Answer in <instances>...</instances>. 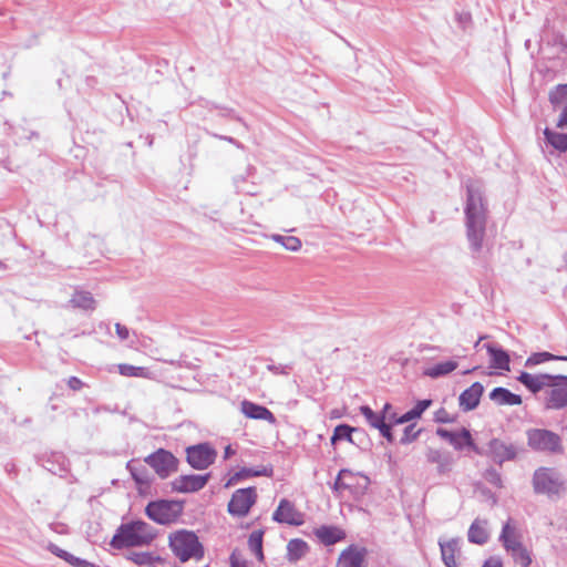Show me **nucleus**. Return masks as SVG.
<instances>
[{
    "instance_id": "f257e3e1",
    "label": "nucleus",
    "mask_w": 567,
    "mask_h": 567,
    "mask_svg": "<svg viewBox=\"0 0 567 567\" xmlns=\"http://www.w3.org/2000/svg\"><path fill=\"white\" fill-rule=\"evenodd\" d=\"M464 210L467 240L470 241L472 250L480 251L482 249L486 225V205L481 182H467Z\"/></svg>"
},
{
    "instance_id": "f03ea898",
    "label": "nucleus",
    "mask_w": 567,
    "mask_h": 567,
    "mask_svg": "<svg viewBox=\"0 0 567 567\" xmlns=\"http://www.w3.org/2000/svg\"><path fill=\"white\" fill-rule=\"evenodd\" d=\"M156 537L155 529L143 520L122 524L111 540L114 548L142 547L150 545Z\"/></svg>"
},
{
    "instance_id": "7ed1b4c3",
    "label": "nucleus",
    "mask_w": 567,
    "mask_h": 567,
    "mask_svg": "<svg viewBox=\"0 0 567 567\" xmlns=\"http://www.w3.org/2000/svg\"><path fill=\"white\" fill-rule=\"evenodd\" d=\"M168 545L181 563L189 559L199 560L204 557V547L194 532L179 529L171 533Z\"/></svg>"
},
{
    "instance_id": "20e7f679",
    "label": "nucleus",
    "mask_w": 567,
    "mask_h": 567,
    "mask_svg": "<svg viewBox=\"0 0 567 567\" xmlns=\"http://www.w3.org/2000/svg\"><path fill=\"white\" fill-rule=\"evenodd\" d=\"M533 487L535 493L545 494L548 497H560L565 491V480L555 468L539 467L533 475Z\"/></svg>"
},
{
    "instance_id": "39448f33",
    "label": "nucleus",
    "mask_w": 567,
    "mask_h": 567,
    "mask_svg": "<svg viewBox=\"0 0 567 567\" xmlns=\"http://www.w3.org/2000/svg\"><path fill=\"white\" fill-rule=\"evenodd\" d=\"M528 445L536 451L548 453H563L561 440L558 434L543 429H533L527 432Z\"/></svg>"
},
{
    "instance_id": "423d86ee",
    "label": "nucleus",
    "mask_w": 567,
    "mask_h": 567,
    "mask_svg": "<svg viewBox=\"0 0 567 567\" xmlns=\"http://www.w3.org/2000/svg\"><path fill=\"white\" fill-rule=\"evenodd\" d=\"M181 512V504L172 501L151 502L145 508L148 518L162 525L176 520Z\"/></svg>"
},
{
    "instance_id": "0eeeda50",
    "label": "nucleus",
    "mask_w": 567,
    "mask_h": 567,
    "mask_svg": "<svg viewBox=\"0 0 567 567\" xmlns=\"http://www.w3.org/2000/svg\"><path fill=\"white\" fill-rule=\"evenodd\" d=\"M257 501L255 487L239 488L234 492L228 503V512L236 517H245Z\"/></svg>"
},
{
    "instance_id": "6e6552de",
    "label": "nucleus",
    "mask_w": 567,
    "mask_h": 567,
    "mask_svg": "<svg viewBox=\"0 0 567 567\" xmlns=\"http://www.w3.org/2000/svg\"><path fill=\"white\" fill-rule=\"evenodd\" d=\"M187 462L195 470H206L217 456V452L208 444L202 443L186 449Z\"/></svg>"
},
{
    "instance_id": "1a4fd4ad",
    "label": "nucleus",
    "mask_w": 567,
    "mask_h": 567,
    "mask_svg": "<svg viewBox=\"0 0 567 567\" xmlns=\"http://www.w3.org/2000/svg\"><path fill=\"white\" fill-rule=\"evenodd\" d=\"M145 462L154 468L161 478H166L177 471V458L171 452L163 449L148 455Z\"/></svg>"
},
{
    "instance_id": "9d476101",
    "label": "nucleus",
    "mask_w": 567,
    "mask_h": 567,
    "mask_svg": "<svg viewBox=\"0 0 567 567\" xmlns=\"http://www.w3.org/2000/svg\"><path fill=\"white\" fill-rule=\"evenodd\" d=\"M272 519L291 526H300L305 522L303 514L296 508L292 502L286 498L279 502L277 509L272 514Z\"/></svg>"
},
{
    "instance_id": "9b49d317",
    "label": "nucleus",
    "mask_w": 567,
    "mask_h": 567,
    "mask_svg": "<svg viewBox=\"0 0 567 567\" xmlns=\"http://www.w3.org/2000/svg\"><path fill=\"white\" fill-rule=\"evenodd\" d=\"M209 474L182 475L174 480L173 489L179 493H194L202 489L208 482Z\"/></svg>"
},
{
    "instance_id": "f8f14e48",
    "label": "nucleus",
    "mask_w": 567,
    "mask_h": 567,
    "mask_svg": "<svg viewBox=\"0 0 567 567\" xmlns=\"http://www.w3.org/2000/svg\"><path fill=\"white\" fill-rule=\"evenodd\" d=\"M441 556L446 567H458L457 556L461 553V539H440Z\"/></svg>"
},
{
    "instance_id": "ddd939ff",
    "label": "nucleus",
    "mask_w": 567,
    "mask_h": 567,
    "mask_svg": "<svg viewBox=\"0 0 567 567\" xmlns=\"http://www.w3.org/2000/svg\"><path fill=\"white\" fill-rule=\"evenodd\" d=\"M489 456L498 464L511 461L516 456V447L498 439H494L488 444Z\"/></svg>"
},
{
    "instance_id": "4468645a",
    "label": "nucleus",
    "mask_w": 567,
    "mask_h": 567,
    "mask_svg": "<svg viewBox=\"0 0 567 567\" xmlns=\"http://www.w3.org/2000/svg\"><path fill=\"white\" fill-rule=\"evenodd\" d=\"M567 406V383L556 384L546 391L545 409L560 410Z\"/></svg>"
},
{
    "instance_id": "2eb2a0df",
    "label": "nucleus",
    "mask_w": 567,
    "mask_h": 567,
    "mask_svg": "<svg viewBox=\"0 0 567 567\" xmlns=\"http://www.w3.org/2000/svg\"><path fill=\"white\" fill-rule=\"evenodd\" d=\"M365 549L350 546L344 549L337 561V567H365Z\"/></svg>"
},
{
    "instance_id": "dca6fc26",
    "label": "nucleus",
    "mask_w": 567,
    "mask_h": 567,
    "mask_svg": "<svg viewBox=\"0 0 567 567\" xmlns=\"http://www.w3.org/2000/svg\"><path fill=\"white\" fill-rule=\"evenodd\" d=\"M436 434L440 437L449 441L456 450H462L464 446H471L474 450H476V447L473 444L470 432L465 429L456 433L439 427L436 430Z\"/></svg>"
},
{
    "instance_id": "f3484780",
    "label": "nucleus",
    "mask_w": 567,
    "mask_h": 567,
    "mask_svg": "<svg viewBox=\"0 0 567 567\" xmlns=\"http://www.w3.org/2000/svg\"><path fill=\"white\" fill-rule=\"evenodd\" d=\"M557 379L556 377L549 374H530L527 372H522L517 380L524 384L528 390L533 393L539 392L545 386L551 385V381Z\"/></svg>"
},
{
    "instance_id": "a211bd4d",
    "label": "nucleus",
    "mask_w": 567,
    "mask_h": 567,
    "mask_svg": "<svg viewBox=\"0 0 567 567\" xmlns=\"http://www.w3.org/2000/svg\"><path fill=\"white\" fill-rule=\"evenodd\" d=\"M483 391L484 386L480 382H475L468 389L464 390L458 398L460 406L463 411L475 409L480 403Z\"/></svg>"
},
{
    "instance_id": "6ab92c4d",
    "label": "nucleus",
    "mask_w": 567,
    "mask_h": 567,
    "mask_svg": "<svg viewBox=\"0 0 567 567\" xmlns=\"http://www.w3.org/2000/svg\"><path fill=\"white\" fill-rule=\"evenodd\" d=\"M240 410L249 419L265 420L271 424L276 422V417L270 410L254 402L243 401Z\"/></svg>"
},
{
    "instance_id": "aec40b11",
    "label": "nucleus",
    "mask_w": 567,
    "mask_h": 567,
    "mask_svg": "<svg viewBox=\"0 0 567 567\" xmlns=\"http://www.w3.org/2000/svg\"><path fill=\"white\" fill-rule=\"evenodd\" d=\"M489 357H491V367L494 369L509 371V355L506 351L496 348L495 346L487 343L484 344Z\"/></svg>"
},
{
    "instance_id": "412c9836",
    "label": "nucleus",
    "mask_w": 567,
    "mask_h": 567,
    "mask_svg": "<svg viewBox=\"0 0 567 567\" xmlns=\"http://www.w3.org/2000/svg\"><path fill=\"white\" fill-rule=\"evenodd\" d=\"M315 535L324 545H333L344 538V533L334 526H320L315 529Z\"/></svg>"
},
{
    "instance_id": "4be33fe9",
    "label": "nucleus",
    "mask_w": 567,
    "mask_h": 567,
    "mask_svg": "<svg viewBox=\"0 0 567 567\" xmlns=\"http://www.w3.org/2000/svg\"><path fill=\"white\" fill-rule=\"evenodd\" d=\"M489 399L497 405H519L522 404V398L515 393H512L505 388H495L489 393Z\"/></svg>"
},
{
    "instance_id": "5701e85b",
    "label": "nucleus",
    "mask_w": 567,
    "mask_h": 567,
    "mask_svg": "<svg viewBox=\"0 0 567 567\" xmlns=\"http://www.w3.org/2000/svg\"><path fill=\"white\" fill-rule=\"evenodd\" d=\"M487 520L475 519L468 529V540L473 544L483 545L488 539Z\"/></svg>"
},
{
    "instance_id": "b1692460",
    "label": "nucleus",
    "mask_w": 567,
    "mask_h": 567,
    "mask_svg": "<svg viewBox=\"0 0 567 567\" xmlns=\"http://www.w3.org/2000/svg\"><path fill=\"white\" fill-rule=\"evenodd\" d=\"M126 558L141 567H154V565H164L165 559L150 551H132Z\"/></svg>"
},
{
    "instance_id": "393cba45",
    "label": "nucleus",
    "mask_w": 567,
    "mask_h": 567,
    "mask_svg": "<svg viewBox=\"0 0 567 567\" xmlns=\"http://www.w3.org/2000/svg\"><path fill=\"white\" fill-rule=\"evenodd\" d=\"M499 539L503 543L505 549L509 553L523 547V544L519 540V537L516 534L515 528L511 526L509 522L504 524Z\"/></svg>"
},
{
    "instance_id": "a878e982",
    "label": "nucleus",
    "mask_w": 567,
    "mask_h": 567,
    "mask_svg": "<svg viewBox=\"0 0 567 567\" xmlns=\"http://www.w3.org/2000/svg\"><path fill=\"white\" fill-rule=\"evenodd\" d=\"M126 467L140 488L148 487L151 477L145 465L131 461Z\"/></svg>"
},
{
    "instance_id": "bb28decb",
    "label": "nucleus",
    "mask_w": 567,
    "mask_h": 567,
    "mask_svg": "<svg viewBox=\"0 0 567 567\" xmlns=\"http://www.w3.org/2000/svg\"><path fill=\"white\" fill-rule=\"evenodd\" d=\"M70 303L72 307L83 310H94L96 306L93 295L84 290H75L70 299Z\"/></svg>"
},
{
    "instance_id": "cd10ccee",
    "label": "nucleus",
    "mask_w": 567,
    "mask_h": 567,
    "mask_svg": "<svg viewBox=\"0 0 567 567\" xmlns=\"http://www.w3.org/2000/svg\"><path fill=\"white\" fill-rule=\"evenodd\" d=\"M426 458L430 463L437 465L439 473L443 474L451 470L452 460L449 455L441 453L439 450H429Z\"/></svg>"
},
{
    "instance_id": "c85d7f7f",
    "label": "nucleus",
    "mask_w": 567,
    "mask_h": 567,
    "mask_svg": "<svg viewBox=\"0 0 567 567\" xmlns=\"http://www.w3.org/2000/svg\"><path fill=\"white\" fill-rule=\"evenodd\" d=\"M457 368V362L453 360H447L444 362H440L433 367H430L424 370V375L436 379L440 377H444L451 372H453Z\"/></svg>"
},
{
    "instance_id": "c756f323",
    "label": "nucleus",
    "mask_w": 567,
    "mask_h": 567,
    "mask_svg": "<svg viewBox=\"0 0 567 567\" xmlns=\"http://www.w3.org/2000/svg\"><path fill=\"white\" fill-rule=\"evenodd\" d=\"M308 551V545L305 540L295 538L287 545V558L289 561H297Z\"/></svg>"
},
{
    "instance_id": "7c9ffc66",
    "label": "nucleus",
    "mask_w": 567,
    "mask_h": 567,
    "mask_svg": "<svg viewBox=\"0 0 567 567\" xmlns=\"http://www.w3.org/2000/svg\"><path fill=\"white\" fill-rule=\"evenodd\" d=\"M546 142L559 152L567 151V134L557 133L549 128L544 130Z\"/></svg>"
},
{
    "instance_id": "2f4dec72",
    "label": "nucleus",
    "mask_w": 567,
    "mask_h": 567,
    "mask_svg": "<svg viewBox=\"0 0 567 567\" xmlns=\"http://www.w3.org/2000/svg\"><path fill=\"white\" fill-rule=\"evenodd\" d=\"M432 404L431 400H422L416 403V405L404 413L402 416L395 420V424L408 423L414 419H417L422 415V413Z\"/></svg>"
},
{
    "instance_id": "473e14b6",
    "label": "nucleus",
    "mask_w": 567,
    "mask_h": 567,
    "mask_svg": "<svg viewBox=\"0 0 567 567\" xmlns=\"http://www.w3.org/2000/svg\"><path fill=\"white\" fill-rule=\"evenodd\" d=\"M262 536H264L262 530H255L250 534V536L248 538L249 549L259 561L264 560Z\"/></svg>"
},
{
    "instance_id": "72a5a7b5",
    "label": "nucleus",
    "mask_w": 567,
    "mask_h": 567,
    "mask_svg": "<svg viewBox=\"0 0 567 567\" xmlns=\"http://www.w3.org/2000/svg\"><path fill=\"white\" fill-rule=\"evenodd\" d=\"M358 432V429L352 427L348 424H340L336 426L333 434L331 436V443L336 444L338 441L347 440L350 443H353L352 433Z\"/></svg>"
},
{
    "instance_id": "f704fd0d",
    "label": "nucleus",
    "mask_w": 567,
    "mask_h": 567,
    "mask_svg": "<svg viewBox=\"0 0 567 567\" xmlns=\"http://www.w3.org/2000/svg\"><path fill=\"white\" fill-rule=\"evenodd\" d=\"M272 240L281 244L287 250L298 251L301 248V240L295 236L272 235Z\"/></svg>"
},
{
    "instance_id": "c9c22d12",
    "label": "nucleus",
    "mask_w": 567,
    "mask_h": 567,
    "mask_svg": "<svg viewBox=\"0 0 567 567\" xmlns=\"http://www.w3.org/2000/svg\"><path fill=\"white\" fill-rule=\"evenodd\" d=\"M118 372L124 377L148 378L150 372L146 368L131 364H120Z\"/></svg>"
},
{
    "instance_id": "e433bc0d",
    "label": "nucleus",
    "mask_w": 567,
    "mask_h": 567,
    "mask_svg": "<svg viewBox=\"0 0 567 567\" xmlns=\"http://www.w3.org/2000/svg\"><path fill=\"white\" fill-rule=\"evenodd\" d=\"M361 414L365 417L367 422L374 429H379L384 423L385 416L374 413L369 406L362 405L360 408Z\"/></svg>"
},
{
    "instance_id": "4c0bfd02",
    "label": "nucleus",
    "mask_w": 567,
    "mask_h": 567,
    "mask_svg": "<svg viewBox=\"0 0 567 567\" xmlns=\"http://www.w3.org/2000/svg\"><path fill=\"white\" fill-rule=\"evenodd\" d=\"M549 360H565V361H567V357H556V355H554V354H551L549 352H537V353L532 354L526 360V365L527 367H533V365L540 364V363L549 361Z\"/></svg>"
},
{
    "instance_id": "58836bf2",
    "label": "nucleus",
    "mask_w": 567,
    "mask_h": 567,
    "mask_svg": "<svg viewBox=\"0 0 567 567\" xmlns=\"http://www.w3.org/2000/svg\"><path fill=\"white\" fill-rule=\"evenodd\" d=\"M549 101L553 105H560L567 101V84H558L549 93Z\"/></svg>"
},
{
    "instance_id": "ea45409f",
    "label": "nucleus",
    "mask_w": 567,
    "mask_h": 567,
    "mask_svg": "<svg viewBox=\"0 0 567 567\" xmlns=\"http://www.w3.org/2000/svg\"><path fill=\"white\" fill-rule=\"evenodd\" d=\"M515 563L522 567H528L532 564L530 553L523 546L511 553Z\"/></svg>"
},
{
    "instance_id": "a19ab883",
    "label": "nucleus",
    "mask_w": 567,
    "mask_h": 567,
    "mask_svg": "<svg viewBox=\"0 0 567 567\" xmlns=\"http://www.w3.org/2000/svg\"><path fill=\"white\" fill-rule=\"evenodd\" d=\"M420 432H421L420 430H415L414 424L408 425L404 429L403 436L400 440L401 444H409V443L413 442L414 440H416Z\"/></svg>"
},
{
    "instance_id": "79ce46f5",
    "label": "nucleus",
    "mask_w": 567,
    "mask_h": 567,
    "mask_svg": "<svg viewBox=\"0 0 567 567\" xmlns=\"http://www.w3.org/2000/svg\"><path fill=\"white\" fill-rule=\"evenodd\" d=\"M65 561L73 567H95V565L93 563H90L85 559L75 557L72 554H70L68 557H65Z\"/></svg>"
},
{
    "instance_id": "37998d69",
    "label": "nucleus",
    "mask_w": 567,
    "mask_h": 567,
    "mask_svg": "<svg viewBox=\"0 0 567 567\" xmlns=\"http://www.w3.org/2000/svg\"><path fill=\"white\" fill-rule=\"evenodd\" d=\"M252 468L244 467L231 476L227 485L234 484L241 478L252 477Z\"/></svg>"
},
{
    "instance_id": "c03bdc74",
    "label": "nucleus",
    "mask_w": 567,
    "mask_h": 567,
    "mask_svg": "<svg viewBox=\"0 0 567 567\" xmlns=\"http://www.w3.org/2000/svg\"><path fill=\"white\" fill-rule=\"evenodd\" d=\"M382 416H385L390 423H395L396 414L392 412V405L390 403H385L381 413Z\"/></svg>"
},
{
    "instance_id": "a18cd8bd",
    "label": "nucleus",
    "mask_w": 567,
    "mask_h": 567,
    "mask_svg": "<svg viewBox=\"0 0 567 567\" xmlns=\"http://www.w3.org/2000/svg\"><path fill=\"white\" fill-rule=\"evenodd\" d=\"M252 472H254L252 475H255V476L271 477L274 470L271 466H260L258 468H252Z\"/></svg>"
},
{
    "instance_id": "49530a36",
    "label": "nucleus",
    "mask_w": 567,
    "mask_h": 567,
    "mask_svg": "<svg viewBox=\"0 0 567 567\" xmlns=\"http://www.w3.org/2000/svg\"><path fill=\"white\" fill-rule=\"evenodd\" d=\"M378 430L380 431L381 435L383 437H385L389 442L393 441V435H392V432H391V425L389 423H386V421L384 423H382L381 426Z\"/></svg>"
},
{
    "instance_id": "de8ad7c7",
    "label": "nucleus",
    "mask_w": 567,
    "mask_h": 567,
    "mask_svg": "<svg viewBox=\"0 0 567 567\" xmlns=\"http://www.w3.org/2000/svg\"><path fill=\"white\" fill-rule=\"evenodd\" d=\"M49 550L54 554L55 556L60 557L61 559L65 560V557L70 555L66 550L60 548L59 546L54 544L49 545Z\"/></svg>"
},
{
    "instance_id": "09e8293b",
    "label": "nucleus",
    "mask_w": 567,
    "mask_h": 567,
    "mask_svg": "<svg viewBox=\"0 0 567 567\" xmlns=\"http://www.w3.org/2000/svg\"><path fill=\"white\" fill-rule=\"evenodd\" d=\"M435 421L439 423H450L453 419L450 417L449 413L444 409H441L435 414Z\"/></svg>"
},
{
    "instance_id": "8fccbe9b",
    "label": "nucleus",
    "mask_w": 567,
    "mask_h": 567,
    "mask_svg": "<svg viewBox=\"0 0 567 567\" xmlns=\"http://www.w3.org/2000/svg\"><path fill=\"white\" fill-rule=\"evenodd\" d=\"M115 331L121 340H126L130 336V330L121 323H115Z\"/></svg>"
},
{
    "instance_id": "3c124183",
    "label": "nucleus",
    "mask_w": 567,
    "mask_h": 567,
    "mask_svg": "<svg viewBox=\"0 0 567 567\" xmlns=\"http://www.w3.org/2000/svg\"><path fill=\"white\" fill-rule=\"evenodd\" d=\"M68 385H69L70 389H72L74 391H78V390H80L82 388L83 383L76 377H71L68 380Z\"/></svg>"
},
{
    "instance_id": "603ef678",
    "label": "nucleus",
    "mask_w": 567,
    "mask_h": 567,
    "mask_svg": "<svg viewBox=\"0 0 567 567\" xmlns=\"http://www.w3.org/2000/svg\"><path fill=\"white\" fill-rule=\"evenodd\" d=\"M482 567H502V561L497 557L488 558Z\"/></svg>"
},
{
    "instance_id": "864d4df0",
    "label": "nucleus",
    "mask_w": 567,
    "mask_h": 567,
    "mask_svg": "<svg viewBox=\"0 0 567 567\" xmlns=\"http://www.w3.org/2000/svg\"><path fill=\"white\" fill-rule=\"evenodd\" d=\"M487 480L495 485H501V476L495 471L488 472Z\"/></svg>"
},
{
    "instance_id": "5fc2aeb1",
    "label": "nucleus",
    "mask_w": 567,
    "mask_h": 567,
    "mask_svg": "<svg viewBox=\"0 0 567 567\" xmlns=\"http://www.w3.org/2000/svg\"><path fill=\"white\" fill-rule=\"evenodd\" d=\"M565 126H567V106L561 112V114L558 118V122H557V127L563 128Z\"/></svg>"
},
{
    "instance_id": "6e6d98bb",
    "label": "nucleus",
    "mask_w": 567,
    "mask_h": 567,
    "mask_svg": "<svg viewBox=\"0 0 567 567\" xmlns=\"http://www.w3.org/2000/svg\"><path fill=\"white\" fill-rule=\"evenodd\" d=\"M236 451L231 447V445H227L225 447L224 457L229 458L230 456L235 455Z\"/></svg>"
},
{
    "instance_id": "4d7b16f0",
    "label": "nucleus",
    "mask_w": 567,
    "mask_h": 567,
    "mask_svg": "<svg viewBox=\"0 0 567 567\" xmlns=\"http://www.w3.org/2000/svg\"><path fill=\"white\" fill-rule=\"evenodd\" d=\"M349 473H350V471H348V470H341V471L339 472L338 477H337V481H336V486H337V487L341 485V482H340V481H341V477H342L343 475H346V474H349Z\"/></svg>"
},
{
    "instance_id": "13d9d810",
    "label": "nucleus",
    "mask_w": 567,
    "mask_h": 567,
    "mask_svg": "<svg viewBox=\"0 0 567 567\" xmlns=\"http://www.w3.org/2000/svg\"><path fill=\"white\" fill-rule=\"evenodd\" d=\"M231 567H248V565L245 561L237 560L233 557Z\"/></svg>"
},
{
    "instance_id": "bf43d9fd",
    "label": "nucleus",
    "mask_w": 567,
    "mask_h": 567,
    "mask_svg": "<svg viewBox=\"0 0 567 567\" xmlns=\"http://www.w3.org/2000/svg\"><path fill=\"white\" fill-rule=\"evenodd\" d=\"M331 416H332V417H339V413H338V411H332V412H331Z\"/></svg>"
},
{
    "instance_id": "052dcab7",
    "label": "nucleus",
    "mask_w": 567,
    "mask_h": 567,
    "mask_svg": "<svg viewBox=\"0 0 567 567\" xmlns=\"http://www.w3.org/2000/svg\"><path fill=\"white\" fill-rule=\"evenodd\" d=\"M483 337L480 338V340L475 343V347L477 348Z\"/></svg>"
},
{
    "instance_id": "680f3d73",
    "label": "nucleus",
    "mask_w": 567,
    "mask_h": 567,
    "mask_svg": "<svg viewBox=\"0 0 567 567\" xmlns=\"http://www.w3.org/2000/svg\"><path fill=\"white\" fill-rule=\"evenodd\" d=\"M564 261H565L566 267H567V254L564 256Z\"/></svg>"
}]
</instances>
